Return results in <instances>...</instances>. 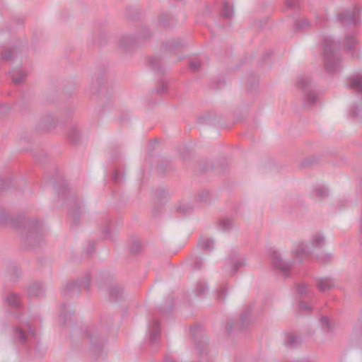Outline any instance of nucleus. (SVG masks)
I'll return each instance as SVG.
<instances>
[{"mask_svg": "<svg viewBox=\"0 0 362 362\" xmlns=\"http://www.w3.org/2000/svg\"><path fill=\"white\" fill-rule=\"evenodd\" d=\"M219 226L221 230L226 231L233 227V221L230 218L225 217L220 220Z\"/></svg>", "mask_w": 362, "mask_h": 362, "instance_id": "obj_30", "label": "nucleus"}, {"mask_svg": "<svg viewBox=\"0 0 362 362\" xmlns=\"http://www.w3.org/2000/svg\"><path fill=\"white\" fill-rule=\"evenodd\" d=\"M362 112V105L358 106V107H353L351 109V114L353 115V117H358L361 113Z\"/></svg>", "mask_w": 362, "mask_h": 362, "instance_id": "obj_43", "label": "nucleus"}, {"mask_svg": "<svg viewBox=\"0 0 362 362\" xmlns=\"http://www.w3.org/2000/svg\"><path fill=\"white\" fill-rule=\"evenodd\" d=\"M177 210L182 212L184 214H186L190 210V207L186 204H182L177 207Z\"/></svg>", "mask_w": 362, "mask_h": 362, "instance_id": "obj_46", "label": "nucleus"}, {"mask_svg": "<svg viewBox=\"0 0 362 362\" xmlns=\"http://www.w3.org/2000/svg\"><path fill=\"white\" fill-rule=\"evenodd\" d=\"M310 23L306 18H300L296 21L294 27L296 30H302L307 28Z\"/></svg>", "mask_w": 362, "mask_h": 362, "instance_id": "obj_33", "label": "nucleus"}, {"mask_svg": "<svg viewBox=\"0 0 362 362\" xmlns=\"http://www.w3.org/2000/svg\"><path fill=\"white\" fill-rule=\"evenodd\" d=\"M199 246L206 250L211 251L214 249V241L211 238H203L199 241Z\"/></svg>", "mask_w": 362, "mask_h": 362, "instance_id": "obj_29", "label": "nucleus"}, {"mask_svg": "<svg viewBox=\"0 0 362 362\" xmlns=\"http://www.w3.org/2000/svg\"><path fill=\"white\" fill-rule=\"evenodd\" d=\"M356 45V40L352 35H347L344 40V45L346 48L351 53L353 57H355L353 51L355 49V45ZM358 57V55H356Z\"/></svg>", "mask_w": 362, "mask_h": 362, "instance_id": "obj_27", "label": "nucleus"}, {"mask_svg": "<svg viewBox=\"0 0 362 362\" xmlns=\"http://www.w3.org/2000/svg\"><path fill=\"white\" fill-rule=\"evenodd\" d=\"M6 302L13 308H18L21 304L20 298L13 293H11L6 296Z\"/></svg>", "mask_w": 362, "mask_h": 362, "instance_id": "obj_28", "label": "nucleus"}, {"mask_svg": "<svg viewBox=\"0 0 362 362\" xmlns=\"http://www.w3.org/2000/svg\"><path fill=\"white\" fill-rule=\"evenodd\" d=\"M7 216L3 211H0V224H4L6 223Z\"/></svg>", "mask_w": 362, "mask_h": 362, "instance_id": "obj_48", "label": "nucleus"}, {"mask_svg": "<svg viewBox=\"0 0 362 362\" xmlns=\"http://www.w3.org/2000/svg\"><path fill=\"white\" fill-rule=\"evenodd\" d=\"M189 66L194 71H197L201 67V63L199 60H192Z\"/></svg>", "mask_w": 362, "mask_h": 362, "instance_id": "obj_42", "label": "nucleus"}, {"mask_svg": "<svg viewBox=\"0 0 362 362\" xmlns=\"http://www.w3.org/2000/svg\"><path fill=\"white\" fill-rule=\"evenodd\" d=\"M14 334L18 341L23 344L30 341L32 338H35V332L28 322L21 327H16Z\"/></svg>", "mask_w": 362, "mask_h": 362, "instance_id": "obj_9", "label": "nucleus"}, {"mask_svg": "<svg viewBox=\"0 0 362 362\" xmlns=\"http://www.w3.org/2000/svg\"><path fill=\"white\" fill-rule=\"evenodd\" d=\"M325 243V238L320 234L314 235L310 240V249L313 250L315 248L320 247Z\"/></svg>", "mask_w": 362, "mask_h": 362, "instance_id": "obj_26", "label": "nucleus"}, {"mask_svg": "<svg viewBox=\"0 0 362 362\" xmlns=\"http://www.w3.org/2000/svg\"><path fill=\"white\" fill-rule=\"evenodd\" d=\"M148 343L151 351H156L159 346L160 340V322L153 318L148 325Z\"/></svg>", "mask_w": 362, "mask_h": 362, "instance_id": "obj_6", "label": "nucleus"}, {"mask_svg": "<svg viewBox=\"0 0 362 362\" xmlns=\"http://www.w3.org/2000/svg\"><path fill=\"white\" fill-rule=\"evenodd\" d=\"M300 343V339L294 334H288L285 339V345L287 348L293 349Z\"/></svg>", "mask_w": 362, "mask_h": 362, "instance_id": "obj_23", "label": "nucleus"}, {"mask_svg": "<svg viewBox=\"0 0 362 362\" xmlns=\"http://www.w3.org/2000/svg\"><path fill=\"white\" fill-rule=\"evenodd\" d=\"M252 309V305H249L247 308H246L240 316V321L239 327L241 329L245 328L250 323V320L248 319V317L250 315V313Z\"/></svg>", "mask_w": 362, "mask_h": 362, "instance_id": "obj_21", "label": "nucleus"}, {"mask_svg": "<svg viewBox=\"0 0 362 362\" xmlns=\"http://www.w3.org/2000/svg\"><path fill=\"white\" fill-rule=\"evenodd\" d=\"M297 86L303 92V103L305 107L314 106L317 98L316 93L312 88V82L310 77L301 76L298 78Z\"/></svg>", "mask_w": 362, "mask_h": 362, "instance_id": "obj_3", "label": "nucleus"}, {"mask_svg": "<svg viewBox=\"0 0 362 362\" xmlns=\"http://www.w3.org/2000/svg\"><path fill=\"white\" fill-rule=\"evenodd\" d=\"M25 230V242L28 246H35L36 243L42 240L45 235L43 225L37 220L27 222Z\"/></svg>", "mask_w": 362, "mask_h": 362, "instance_id": "obj_2", "label": "nucleus"}, {"mask_svg": "<svg viewBox=\"0 0 362 362\" xmlns=\"http://www.w3.org/2000/svg\"><path fill=\"white\" fill-rule=\"evenodd\" d=\"M148 62L151 68L158 71H161V59L158 57H151L148 59Z\"/></svg>", "mask_w": 362, "mask_h": 362, "instance_id": "obj_31", "label": "nucleus"}, {"mask_svg": "<svg viewBox=\"0 0 362 362\" xmlns=\"http://www.w3.org/2000/svg\"><path fill=\"white\" fill-rule=\"evenodd\" d=\"M168 21H173V18L170 16V15L167 13H163L159 17V23L161 25L164 27L169 26Z\"/></svg>", "mask_w": 362, "mask_h": 362, "instance_id": "obj_36", "label": "nucleus"}, {"mask_svg": "<svg viewBox=\"0 0 362 362\" xmlns=\"http://www.w3.org/2000/svg\"><path fill=\"white\" fill-rule=\"evenodd\" d=\"M317 287L320 292L325 293L335 287V281L331 277L320 278L317 281Z\"/></svg>", "mask_w": 362, "mask_h": 362, "instance_id": "obj_13", "label": "nucleus"}, {"mask_svg": "<svg viewBox=\"0 0 362 362\" xmlns=\"http://www.w3.org/2000/svg\"><path fill=\"white\" fill-rule=\"evenodd\" d=\"M227 287L226 285H223L217 293V298L218 300H223L226 295Z\"/></svg>", "mask_w": 362, "mask_h": 362, "instance_id": "obj_40", "label": "nucleus"}, {"mask_svg": "<svg viewBox=\"0 0 362 362\" xmlns=\"http://www.w3.org/2000/svg\"><path fill=\"white\" fill-rule=\"evenodd\" d=\"M86 336L90 339L91 349L95 354H98L102 351L104 345V341L98 339V336L95 335L94 329H88L86 330Z\"/></svg>", "mask_w": 362, "mask_h": 362, "instance_id": "obj_12", "label": "nucleus"}, {"mask_svg": "<svg viewBox=\"0 0 362 362\" xmlns=\"http://www.w3.org/2000/svg\"><path fill=\"white\" fill-rule=\"evenodd\" d=\"M232 269L230 275H233L240 268L245 266L243 259L237 258L235 256L230 257L228 259Z\"/></svg>", "mask_w": 362, "mask_h": 362, "instance_id": "obj_20", "label": "nucleus"}, {"mask_svg": "<svg viewBox=\"0 0 362 362\" xmlns=\"http://www.w3.org/2000/svg\"><path fill=\"white\" fill-rule=\"evenodd\" d=\"M21 53V49L19 47L13 46L8 47L1 53V58L6 61H13Z\"/></svg>", "mask_w": 362, "mask_h": 362, "instance_id": "obj_15", "label": "nucleus"}, {"mask_svg": "<svg viewBox=\"0 0 362 362\" xmlns=\"http://www.w3.org/2000/svg\"><path fill=\"white\" fill-rule=\"evenodd\" d=\"M314 193L316 197H319L320 199H322L328 195V190L325 187H318L315 188Z\"/></svg>", "mask_w": 362, "mask_h": 362, "instance_id": "obj_34", "label": "nucleus"}, {"mask_svg": "<svg viewBox=\"0 0 362 362\" xmlns=\"http://www.w3.org/2000/svg\"><path fill=\"white\" fill-rule=\"evenodd\" d=\"M112 180L115 182H119V175L117 171H115L114 175H113V177H112Z\"/></svg>", "mask_w": 362, "mask_h": 362, "instance_id": "obj_49", "label": "nucleus"}, {"mask_svg": "<svg viewBox=\"0 0 362 362\" xmlns=\"http://www.w3.org/2000/svg\"><path fill=\"white\" fill-rule=\"evenodd\" d=\"M323 57L325 61V70L330 74L335 73L339 70L340 58L336 48L338 45L331 38L325 37L323 43Z\"/></svg>", "mask_w": 362, "mask_h": 362, "instance_id": "obj_1", "label": "nucleus"}, {"mask_svg": "<svg viewBox=\"0 0 362 362\" xmlns=\"http://www.w3.org/2000/svg\"><path fill=\"white\" fill-rule=\"evenodd\" d=\"M298 307L299 310L301 311H310L312 310V307L307 303L303 302V300L300 301Z\"/></svg>", "mask_w": 362, "mask_h": 362, "instance_id": "obj_44", "label": "nucleus"}, {"mask_svg": "<svg viewBox=\"0 0 362 362\" xmlns=\"http://www.w3.org/2000/svg\"><path fill=\"white\" fill-rule=\"evenodd\" d=\"M207 289V286L204 281H199L197 284L195 293L197 296H200L203 295Z\"/></svg>", "mask_w": 362, "mask_h": 362, "instance_id": "obj_35", "label": "nucleus"}, {"mask_svg": "<svg viewBox=\"0 0 362 362\" xmlns=\"http://www.w3.org/2000/svg\"><path fill=\"white\" fill-rule=\"evenodd\" d=\"M141 249V244L139 240H134L132 243L130 245V250L136 253L140 251Z\"/></svg>", "mask_w": 362, "mask_h": 362, "instance_id": "obj_39", "label": "nucleus"}, {"mask_svg": "<svg viewBox=\"0 0 362 362\" xmlns=\"http://www.w3.org/2000/svg\"><path fill=\"white\" fill-rule=\"evenodd\" d=\"M10 74L13 83L16 84H18L23 82L27 76L26 73L22 70H13L10 72Z\"/></svg>", "mask_w": 362, "mask_h": 362, "instance_id": "obj_24", "label": "nucleus"}, {"mask_svg": "<svg viewBox=\"0 0 362 362\" xmlns=\"http://www.w3.org/2000/svg\"><path fill=\"white\" fill-rule=\"evenodd\" d=\"M320 322L323 329L327 332H333V326L330 322L329 318L326 316H322L320 320Z\"/></svg>", "mask_w": 362, "mask_h": 362, "instance_id": "obj_32", "label": "nucleus"}, {"mask_svg": "<svg viewBox=\"0 0 362 362\" xmlns=\"http://www.w3.org/2000/svg\"><path fill=\"white\" fill-rule=\"evenodd\" d=\"M202 260L200 258H196L194 263V269H199L202 267Z\"/></svg>", "mask_w": 362, "mask_h": 362, "instance_id": "obj_47", "label": "nucleus"}, {"mask_svg": "<svg viewBox=\"0 0 362 362\" xmlns=\"http://www.w3.org/2000/svg\"><path fill=\"white\" fill-rule=\"evenodd\" d=\"M93 247H94L93 243H91V247L93 248Z\"/></svg>", "mask_w": 362, "mask_h": 362, "instance_id": "obj_54", "label": "nucleus"}, {"mask_svg": "<svg viewBox=\"0 0 362 362\" xmlns=\"http://www.w3.org/2000/svg\"><path fill=\"white\" fill-rule=\"evenodd\" d=\"M360 8L357 6L346 10L338 15V21L344 26H355L360 23Z\"/></svg>", "mask_w": 362, "mask_h": 362, "instance_id": "obj_7", "label": "nucleus"}, {"mask_svg": "<svg viewBox=\"0 0 362 362\" xmlns=\"http://www.w3.org/2000/svg\"><path fill=\"white\" fill-rule=\"evenodd\" d=\"M347 84L349 88L362 95V74L351 76Z\"/></svg>", "mask_w": 362, "mask_h": 362, "instance_id": "obj_14", "label": "nucleus"}, {"mask_svg": "<svg viewBox=\"0 0 362 362\" xmlns=\"http://www.w3.org/2000/svg\"><path fill=\"white\" fill-rule=\"evenodd\" d=\"M0 185H2V187H0V190L4 189L5 181L3 179H0Z\"/></svg>", "mask_w": 362, "mask_h": 362, "instance_id": "obj_52", "label": "nucleus"}, {"mask_svg": "<svg viewBox=\"0 0 362 362\" xmlns=\"http://www.w3.org/2000/svg\"><path fill=\"white\" fill-rule=\"evenodd\" d=\"M332 254H322L317 256V259L322 263L329 262L332 260Z\"/></svg>", "mask_w": 362, "mask_h": 362, "instance_id": "obj_38", "label": "nucleus"}, {"mask_svg": "<svg viewBox=\"0 0 362 362\" xmlns=\"http://www.w3.org/2000/svg\"><path fill=\"white\" fill-rule=\"evenodd\" d=\"M69 216L72 217L74 221H77L79 215L82 213L80 204L76 200H73L69 206Z\"/></svg>", "mask_w": 362, "mask_h": 362, "instance_id": "obj_17", "label": "nucleus"}, {"mask_svg": "<svg viewBox=\"0 0 362 362\" xmlns=\"http://www.w3.org/2000/svg\"><path fill=\"white\" fill-rule=\"evenodd\" d=\"M151 35L149 30L146 28L141 30V33L134 37L133 35L122 36L119 40V46L123 49L130 48L137 40H144Z\"/></svg>", "mask_w": 362, "mask_h": 362, "instance_id": "obj_10", "label": "nucleus"}, {"mask_svg": "<svg viewBox=\"0 0 362 362\" xmlns=\"http://www.w3.org/2000/svg\"><path fill=\"white\" fill-rule=\"evenodd\" d=\"M182 45V41L180 39L172 40L166 43V48L168 49H177Z\"/></svg>", "mask_w": 362, "mask_h": 362, "instance_id": "obj_37", "label": "nucleus"}, {"mask_svg": "<svg viewBox=\"0 0 362 362\" xmlns=\"http://www.w3.org/2000/svg\"><path fill=\"white\" fill-rule=\"evenodd\" d=\"M270 259L272 266L280 272L284 276H288L292 267L293 262H285L281 258L280 253L276 250H272Z\"/></svg>", "mask_w": 362, "mask_h": 362, "instance_id": "obj_8", "label": "nucleus"}, {"mask_svg": "<svg viewBox=\"0 0 362 362\" xmlns=\"http://www.w3.org/2000/svg\"><path fill=\"white\" fill-rule=\"evenodd\" d=\"M28 292L30 297H40L44 294L45 290L40 283H34L29 286Z\"/></svg>", "mask_w": 362, "mask_h": 362, "instance_id": "obj_18", "label": "nucleus"}, {"mask_svg": "<svg viewBox=\"0 0 362 362\" xmlns=\"http://www.w3.org/2000/svg\"><path fill=\"white\" fill-rule=\"evenodd\" d=\"M297 291L302 299H310L314 296L312 287L308 284H302L298 285Z\"/></svg>", "mask_w": 362, "mask_h": 362, "instance_id": "obj_16", "label": "nucleus"}, {"mask_svg": "<svg viewBox=\"0 0 362 362\" xmlns=\"http://www.w3.org/2000/svg\"><path fill=\"white\" fill-rule=\"evenodd\" d=\"M199 332H201V329L199 327L192 328L193 338L195 341L199 356V362H213L216 353L209 349V344L206 340L202 339L200 341H197L196 337Z\"/></svg>", "mask_w": 362, "mask_h": 362, "instance_id": "obj_4", "label": "nucleus"}, {"mask_svg": "<svg viewBox=\"0 0 362 362\" xmlns=\"http://www.w3.org/2000/svg\"><path fill=\"white\" fill-rule=\"evenodd\" d=\"M68 136L73 143H77L80 139L81 133L78 127L73 124L69 127Z\"/></svg>", "mask_w": 362, "mask_h": 362, "instance_id": "obj_22", "label": "nucleus"}, {"mask_svg": "<svg viewBox=\"0 0 362 362\" xmlns=\"http://www.w3.org/2000/svg\"><path fill=\"white\" fill-rule=\"evenodd\" d=\"M312 250L303 242L296 243L292 250L293 257L299 262L307 259L310 257Z\"/></svg>", "mask_w": 362, "mask_h": 362, "instance_id": "obj_11", "label": "nucleus"}, {"mask_svg": "<svg viewBox=\"0 0 362 362\" xmlns=\"http://www.w3.org/2000/svg\"><path fill=\"white\" fill-rule=\"evenodd\" d=\"M286 6L290 8H297L300 6L299 0H286Z\"/></svg>", "mask_w": 362, "mask_h": 362, "instance_id": "obj_41", "label": "nucleus"}, {"mask_svg": "<svg viewBox=\"0 0 362 362\" xmlns=\"http://www.w3.org/2000/svg\"><path fill=\"white\" fill-rule=\"evenodd\" d=\"M168 88V84L165 82H162L160 86L156 88V92L158 94H163V93H165L167 91Z\"/></svg>", "mask_w": 362, "mask_h": 362, "instance_id": "obj_45", "label": "nucleus"}, {"mask_svg": "<svg viewBox=\"0 0 362 362\" xmlns=\"http://www.w3.org/2000/svg\"><path fill=\"white\" fill-rule=\"evenodd\" d=\"M123 289L121 286L118 285H112L108 288V293L110 298L112 300H117L120 299L123 296Z\"/></svg>", "mask_w": 362, "mask_h": 362, "instance_id": "obj_19", "label": "nucleus"}, {"mask_svg": "<svg viewBox=\"0 0 362 362\" xmlns=\"http://www.w3.org/2000/svg\"><path fill=\"white\" fill-rule=\"evenodd\" d=\"M233 328V325L232 324H229L226 326V329L228 332H230Z\"/></svg>", "mask_w": 362, "mask_h": 362, "instance_id": "obj_51", "label": "nucleus"}, {"mask_svg": "<svg viewBox=\"0 0 362 362\" xmlns=\"http://www.w3.org/2000/svg\"><path fill=\"white\" fill-rule=\"evenodd\" d=\"M221 16L226 18H231L233 16L234 11L233 6L230 5V3L225 1L223 3V6L221 11Z\"/></svg>", "mask_w": 362, "mask_h": 362, "instance_id": "obj_25", "label": "nucleus"}, {"mask_svg": "<svg viewBox=\"0 0 362 362\" xmlns=\"http://www.w3.org/2000/svg\"><path fill=\"white\" fill-rule=\"evenodd\" d=\"M104 233H105V237L107 238L109 230L107 228L105 229Z\"/></svg>", "mask_w": 362, "mask_h": 362, "instance_id": "obj_53", "label": "nucleus"}, {"mask_svg": "<svg viewBox=\"0 0 362 362\" xmlns=\"http://www.w3.org/2000/svg\"><path fill=\"white\" fill-rule=\"evenodd\" d=\"M163 362H177L172 356L167 355L164 358Z\"/></svg>", "mask_w": 362, "mask_h": 362, "instance_id": "obj_50", "label": "nucleus"}, {"mask_svg": "<svg viewBox=\"0 0 362 362\" xmlns=\"http://www.w3.org/2000/svg\"><path fill=\"white\" fill-rule=\"evenodd\" d=\"M90 274H86L78 281L69 282L62 289V293L64 297L78 295L82 290L87 291L90 287Z\"/></svg>", "mask_w": 362, "mask_h": 362, "instance_id": "obj_5", "label": "nucleus"}]
</instances>
